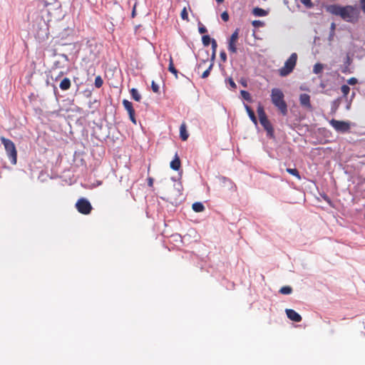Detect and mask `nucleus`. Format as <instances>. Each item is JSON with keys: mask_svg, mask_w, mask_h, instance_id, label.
Returning <instances> with one entry per match:
<instances>
[{"mask_svg": "<svg viewBox=\"0 0 365 365\" xmlns=\"http://www.w3.org/2000/svg\"><path fill=\"white\" fill-rule=\"evenodd\" d=\"M341 93H343L344 97H346L350 91V88L347 85H343L341 87Z\"/></svg>", "mask_w": 365, "mask_h": 365, "instance_id": "30", "label": "nucleus"}, {"mask_svg": "<svg viewBox=\"0 0 365 365\" xmlns=\"http://www.w3.org/2000/svg\"><path fill=\"white\" fill-rule=\"evenodd\" d=\"M335 29H336V24L335 23H331L330 26V33L329 36V40L332 41L334 38V36L335 35Z\"/></svg>", "mask_w": 365, "mask_h": 365, "instance_id": "23", "label": "nucleus"}, {"mask_svg": "<svg viewBox=\"0 0 365 365\" xmlns=\"http://www.w3.org/2000/svg\"><path fill=\"white\" fill-rule=\"evenodd\" d=\"M0 140L4 146L11 164L16 165L17 161V151L14 143L11 140L4 137H1Z\"/></svg>", "mask_w": 365, "mask_h": 365, "instance_id": "3", "label": "nucleus"}, {"mask_svg": "<svg viewBox=\"0 0 365 365\" xmlns=\"http://www.w3.org/2000/svg\"><path fill=\"white\" fill-rule=\"evenodd\" d=\"M214 66V61H210L208 68L202 72L201 77L202 78H206L209 76L210 71Z\"/></svg>", "mask_w": 365, "mask_h": 365, "instance_id": "20", "label": "nucleus"}, {"mask_svg": "<svg viewBox=\"0 0 365 365\" xmlns=\"http://www.w3.org/2000/svg\"><path fill=\"white\" fill-rule=\"evenodd\" d=\"M202 41L204 46H207L210 43H212V40L208 35H205L202 38Z\"/></svg>", "mask_w": 365, "mask_h": 365, "instance_id": "28", "label": "nucleus"}, {"mask_svg": "<svg viewBox=\"0 0 365 365\" xmlns=\"http://www.w3.org/2000/svg\"><path fill=\"white\" fill-rule=\"evenodd\" d=\"M241 93V96L242 97L247 101H252V98H251V95L249 92L246 91H241L240 92Z\"/></svg>", "mask_w": 365, "mask_h": 365, "instance_id": "27", "label": "nucleus"}, {"mask_svg": "<svg viewBox=\"0 0 365 365\" xmlns=\"http://www.w3.org/2000/svg\"><path fill=\"white\" fill-rule=\"evenodd\" d=\"M71 86V80L68 78H64L60 83L59 87L62 91H67Z\"/></svg>", "mask_w": 365, "mask_h": 365, "instance_id": "12", "label": "nucleus"}, {"mask_svg": "<svg viewBox=\"0 0 365 365\" xmlns=\"http://www.w3.org/2000/svg\"><path fill=\"white\" fill-rule=\"evenodd\" d=\"M94 84H95V86L98 88H100L103 86V81L102 78L101 77V76H98L96 77Z\"/></svg>", "mask_w": 365, "mask_h": 365, "instance_id": "26", "label": "nucleus"}, {"mask_svg": "<svg viewBox=\"0 0 365 365\" xmlns=\"http://www.w3.org/2000/svg\"><path fill=\"white\" fill-rule=\"evenodd\" d=\"M361 10L365 13V0H359Z\"/></svg>", "mask_w": 365, "mask_h": 365, "instance_id": "41", "label": "nucleus"}, {"mask_svg": "<svg viewBox=\"0 0 365 365\" xmlns=\"http://www.w3.org/2000/svg\"><path fill=\"white\" fill-rule=\"evenodd\" d=\"M354 96H355V93H353L351 94L352 98H354Z\"/></svg>", "mask_w": 365, "mask_h": 365, "instance_id": "49", "label": "nucleus"}, {"mask_svg": "<svg viewBox=\"0 0 365 365\" xmlns=\"http://www.w3.org/2000/svg\"><path fill=\"white\" fill-rule=\"evenodd\" d=\"M180 137L182 140L185 141L189 137V134L187 131L186 124L182 123L180 127Z\"/></svg>", "mask_w": 365, "mask_h": 365, "instance_id": "10", "label": "nucleus"}, {"mask_svg": "<svg viewBox=\"0 0 365 365\" xmlns=\"http://www.w3.org/2000/svg\"><path fill=\"white\" fill-rule=\"evenodd\" d=\"M130 93L131 95L132 98L135 101L139 102L141 100V95L139 93L136 88H131L130 90Z\"/></svg>", "mask_w": 365, "mask_h": 365, "instance_id": "18", "label": "nucleus"}, {"mask_svg": "<svg viewBox=\"0 0 365 365\" xmlns=\"http://www.w3.org/2000/svg\"><path fill=\"white\" fill-rule=\"evenodd\" d=\"M239 32H240V29H236L235 30V31L232 34L230 39L232 40V41H237L238 38H239Z\"/></svg>", "mask_w": 365, "mask_h": 365, "instance_id": "31", "label": "nucleus"}, {"mask_svg": "<svg viewBox=\"0 0 365 365\" xmlns=\"http://www.w3.org/2000/svg\"><path fill=\"white\" fill-rule=\"evenodd\" d=\"M63 74V73L61 72L59 76H62Z\"/></svg>", "mask_w": 365, "mask_h": 365, "instance_id": "50", "label": "nucleus"}, {"mask_svg": "<svg viewBox=\"0 0 365 365\" xmlns=\"http://www.w3.org/2000/svg\"><path fill=\"white\" fill-rule=\"evenodd\" d=\"M242 84L244 87L247 86V83L245 81H242Z\"/></svg>", "mask_w": 365, "mask_h": 365, "instance_id": "46", "label": "nucleus"}, {"mask_svg": "<svg viewBox=\"0 0 365 365\" xmlns=\"http://www.w3.org/2000/svg\"><path fill=\"white\" fill-rule=\"evenodd\" d=\"M220 57L222 61L225 62L227 61V54L225 51L220 52Z\"/></svg>", "mask_w": 365, "mask_h": 365, "instance_id": "36", "label": "nucleus"}, {"mask_svg": "<svg viewBox=\"0 0 365 365\" xmlns=\"http://www.w3.org/2000/svg\"><path fill=\"white\" fill-rule=\"evenodd\" d=\"M180 17L182 20L189 21L188 12L186 7H184L181 11Z\"/></svg>", "mask_w": 365, "mask_h": 365, "instance_id": "25", "label": "nucleus"}, {"mask_svg": "<svg viewBox=\"0 0 365 365\" xmlns=\"http://www.w3.org/2000/svg\"><path fill=\"white\" fill-rule=\"evenodd\" d=\"M245 109H246L247 114H248L250 118L251 119V120L255 124H257V118L255 116V112L252 110V109L249 106L245 105Z\"/></svg>", "mask_w": 365, "mask_h": 365, "instance_id": "15", "label": "nucleus"}, {"mask_svg": "<svg viewBox=\"0 0 365 365\" xmlns=\"http://www.w3.org/2000/svg\"><path fill=\"white\" fill-rule=\"evenodd\" d=\"M178 192L179 195H182L181 189L179 187L178 188Z\"/></svg>", "mask_w": 365, "mask_h": 365, "instance_id": "45", "label": "nucleus"}, {"mask_svg": "<svg viewBox=\"0 0 365 365\" xmlns=\"http://www.w3.org/2000/svg\"><path fill=\"white\" fill-rule=\"evenodd\" d=\"M135 15V6L133 7V11H132V17H134Z\"/></svg>", "mask_w": 365, "mask_h": 365, "instance_id": "44", "label": "nucleus"}, {"mask_svg": "<svg viewBox=\"0 0 365 365\" xmlns=\"http://www.w3.org/2000/svg\"><path fill=\"white\" fill-rule=\"evenodd\" d=\"M329 123L337 132L346 133L350 129V124L348 122L331 119Z\"/></svg>", "mask_w": 365, "mask_h": 365, "instance_id": "7", "label": "nucleus"}, {"mask_svg": "<svg viewBox=\"0 0 365 365\" xmlns=\"http://www.w3.org/2000/svg\"><path fill=\"white\" fill-rule=\"evenodd\" d=\"M198 31L200 32V34H205L207 30V29L205 28V26L201 25L200 26H199V29H198Z\"/></svg>", "mask_w": 365, "mask_h": 365, "instance_id": "39", "label": "nucleus"}, {"mask_svg": "<svg viewBox=\"0 0 365 365\" xmlns=\"http://www.w3.org/2000/svg\"><path fill=\"white\" fill-rule=\"evenodd\" d=\"M208 61V59L207 60H202V62H200L198 65H197V71H200V70L203 68V64H205Z\"/></svg>", "mask_w": 365, "mask_h": 365, "instance_id": "40", "label": "nucleus"}, {"mask_svg": "<svg viewBox=\"0 0 365 365\" xmlns=\"http://www.w3.org/2000/svg\"><path fill=\"white\" fill-rule=\"evenodd\" d=\"M323 70V65L322 63H317L314 66L313 72L316 74L320 73Z\"/></svg>", "mask_w": 365, "mask_h": 365, "instance_id": "24", "label": "nucleus"}, {"mask_svg": "<svg viewBox=\"0 0 365 365\" xmlns=\"http://www.w3.org/2000/svg\"><path fill=\"white\" fill-rule=\"evenodd\" d=\"M237 41L229 39L227 48L230 53L235 54L237 53Z\"/></svg>", "mask_w": 365, "mask_h": 365, "instance_id": "13", "label": "nucleus"}, {"mask_svg": "<svg viewBox=\"0 0 365 365\" xmlns=\"http://www.w3.org/2000/svg\"><path fill=\"white\" fill-rule=\"evenodd\" d=\"M326 11L331 15L339 16L342 20L356 24L360 18V10L356 6L331 4L326 6Z\"/></svg>", "mask_w": 365, "mask_h": 365, "instance_id": "1", "label": "nucleus"}, {"mask_svg": "<svg viewBox=\"0 0 365 365\" xmlns=\"http://www.w3.org/2000/svg\"><path fill=\"white\" fill-rule=\"evenodd\" d=\"M129 118H130V120L132 121V123H133L134 124H136V119H135V111L133 112V113H129Z\"/></svg>", "mask_w": 365, "mask_h": 365, "instance_id": "37", "label": "nucleus"}, {"mask_svg": "<svg viewBox=\"0 0 365 365\" xmlns=\"http://www.w3.org/2000/svg\"><path fill=\"white\" fill-rule=\"evenodd\" d=\"M122 103L125 109L128 111V114L130 113H133V112L135 111L131 102L126 99H123Z\"/></svg>", "mask_w": 365, "mask_h": 365, "instance_id": "17", "label": "nucleus"}, {"mask_svg": "<svg viewBox=\"0 0 365 365\" xmlns=\"http://www.w3.org/2000/svg\"><path fill=\"white\" fill-rule=\"evenodd\" d=\"M284 95L279 88H272L271 91V100L275 107L278 108L283 115L287 114V105L285 102Z\"/></svg>", "mask_w": 365, "mask_h": 365, "instance_id": "2", "label": "nucleus"}, {"mask_svg": "<svg viewBox=\"0 0 365 365\" xmlns=\"http://www.w3.org/2000/svg\"><path fill=\"white\" fill-rule=\"evenodd\" d=\"M170 166L174 170H178L180 168L181 162L177 153L174 159L170 162Z\"/></svg>", "mask_w": 365, "mask_h": 365, "instance_id": "11", "label": "nucleus"}, {"mask_svg": "<svg viewBox=\"0 0 365 365\" xmlns=\"http://www.w3.org/2000/svg\"><path fill=\"white\" fill-rule=\"evenodd\" d=\"M224 0H216L217 3H222Z\"/></svg>", "mask_w": 365, "mask_h": 365, "instance_id": "48", "label": "nucleus"}, {"mask_svg": "<svg viewBox=\"0 0 365 365\" xmlns=\"http://www.w3.org/2000/svg\"><path fill=\"white\" fill-rule=\"evenodd\" d=\"M192 210L196 212H201L205 210V206L202 202H196L192 205Z\"/></svg>", "mask_w": 365, "mask_h": 365, "instance_id": "19", "label": "nucleus"}, {"mask_svg": "<svg viewBox=\"0 0 365 365\" xmlns=\"http://www.w3.org/2000/svg\"><path fill=\"white\" fill-rule=\"evenodd\" d=\"M228 83H229L230 86L232 89H235L236 88V87H237L236 83L234 82V81L232 78H229L228 79Z\"/></svg>", "mask_w": 365, "mask_h": 365, "instance_id": "38", "label": "nucleus"}, {"mask_svg": "<svg viewBox=\"0 0 365 365\" xmlns=\"http://www.w3.org/2000/svg\"><path fill=\"white\" fill-rule=\"evenodd\" d=\"M76 207L83 215H88L92 210L91 204L85 198H80L76 203Z\"/></svg>", "mask_w": 365, "mask_h": 365, "instance_id": "6", "label": "nucleus"}, {"mask_svg": "<svg viewBox=\"0 0 365 365\" xmlns=\"http://www.w3.org/2000/svg\"><path fill=\"white\" fill-rule=\"evenodd\" d=\"M347 83L349 85L353 86V85H356L358 83V81H357V79L356 78L351 77L349 79H348Z\"/></svg>", "mask_w": 365, "mask_h": 365, "instance_id": "34", "label": "nucleus"}, {"mask_svg": "<svg viewBox=\"0 0 365 365\" xmlns=\"http://www.w3.org/2000/svg\"><path fill=\"white\" fill-rule=\"evenodd\" d=\"M212 54L211 61H214L215 58L216 48H217V42L215 39H212Z\"/></svg>", "mask_w": 365, "mask_h": 365, "instance_id": "29", "label": "nucleus"}, {"mask_svg": "<svg viewBox=\"0 0 365 365\" xmlns=\"http://www.w3.org/2000/svg\"><path fill=\"white\" fill-rule=\"evenodd\" d=\"M252 14L255 16H265L268 14V12L263 9L256 7L253 9Z\"/></svg>", "mask_w": 365, "mask_h": 365, "instance_id": "16", "label": "nucleus"}, {"mask_svg": "<svg viewBox=\"0 0 365 365\" xmlns=\"http://www.w3.org/2000/svg\"><path fill=\"white\" fill-rule=\"evenodd\" d=\"M297 61V54L293 53L289 58L285 61L284 65L279 70L281 76H287L294 70Z\"/></svg>", "mask_w": 365, "mask_h": 365, "instance_id": "5", "label": "nucleus"}, {"mask_svg": "<svg viewBox=\"0 0 365 365\" xmlns=\"http://www.w3.org/2000/svg\"><path fill=\"white\" fill-rule=\"evenodd\" d=\"M221 18L224 21H227L229 20V14L227 11H224L221 14Z\"/></svg>", "mask_w": 365, "mask_h": 365, "instance_id": "35", "label": "nucleus"}, {"mask_svg": "<svg viewBox=\"0 0 365 365\" xmlns=\"http://www.w3.org/2000/svg\"><path fill=\"white\" fill-rule=\"evenodd\" d=\"M307 8L311 9L314 6V4L311 0H299Z\"/></svg>", "mask_w": 365, "mask_h": 365, "instance_id": "32", "label": "nucleus"}, {"mask_svg": "<svg viewBox=\"0 0 365 365\" xmlns=\"http://www.w3.org/2000/svg\"><path fill=\"white\" fill-rule=\"evenodd\" d=\"M286 170L289 174L296 177L298 180H301L299 173L296 168H287Z\"/></svg>", "mask_w": 365, "mask_h": 365, "instance_id": "21", "label": "nucleus"}, {"mask_svg": "<svg viewBox=\"0 0 365 365\" xmlns=\"http://www.w3.org/2000/svg\"><path fill=\"white\" fill-rule=\"evenodd\" d=\"M148 185L150 186V187H152L153 185V179L152 178H149L148 179Z\"/></svg>", "mask_w": 365, "mask_h": 365, "instance_id": "43", "label": "nucleus"}, {"mask_svg": "<svg viewBox=\"0 0 365 365\" xmlns=\"http://www.w3.org/2000/svg\"><path fill=\"white\" fill-rule=\"evenodd\" d=\"M285 312L287 314V317L293 322H299L302 319L301 315L298 314L297 312H295L294 309H287L285 310Z\"/></svg>", "mask_w": 365, "mask_h": 365, "instance_id": "9", "label": "nucleus"}, {"mask_svg": "<svg viewBox=\"0 0 365 365\" xmlns=\"http://www.w3.org/2000/svg\"><path fill=\"white\" fill-rule=\"evenodd\" d=\"M324 198L325 200H327V202H330V200H329V198L327 196L324 197Z\"/></svg>", "mask_w": 365, "mask_h": 365, "instance_id": "47", "label": "nucleus"}, {"mask_svg": "<svg viewBox=\"0 0 365 365\" xmlns=\"http://www.w3.org/2000/svg\"><path fill=\"white\" fill-rule=\"evenodd\" d=\"M151 88H152V91L155 93H158L160 91V88H159L158 85L156 84L155 82L153 81L151 83Z\"/></svg>", "mask_w": 365, "mask_h": 365, "instance_id": "33", "label": "nucleus"}, {"mask_svg": "<svg viewBox=\"0 0 365 365\" xmlns=\"http://www.w3.org/2000/svg\"><path fill=\"white\" fill-rule=\"evenodd\" d=\"M168 71L171 72L173 74H174L176 79L178 78V71L174 66L172 56L170 57Z\"/></svg>", "mask_w": 365, "mask_h": 365, "instance_id": "14", "label": "nucleus"}, {"mask_svg": "<svg viewBox=\"0 0 365 365\" xmlns=\"http://www.w3.org/2000/svg\"><path fill=\"white\" fill-rule=\"evenodd\" d=\"M257 113L259 115V122L264 130L267 131V135L271 138L274 137V128L267 117L263 106L261 105H259L257 108Z\"/></svg>", "mask_w": 365, "mask_h": 365, "instance_id": "4", "label": "nucleus"}, {"mask_svg": "<svg viewBox=\"0 0 365 365\" xmlns=\"http://www.w3.org/2000/svg\"><path fill=\"white\" fill-rule=\"evenodd\" d=\"M311 97L307 93H302L299 95V103L300 106L307 110L312 111L313 108L311 104Z\"/></svg>", "mask_w": 365, "mask_h": 365, "instance_id": "8", "label": "nucleus"}, {"mask_svg": "<svg viewBox=\"0 0 365 365\" xmlns=\"http://www.w3.org/2000/svg\"><path fill=\"white\" fill-rule=\"evenodd\" d=\"M252 25L254 26H262V22L260 21L255 20L252 21Z\"/></svg>", "mask_w": 365, "mask_h": 365, "instance_id": "42", "label": "nucleus"}, {"mask_svg": "<svg viewBox=\"0 0 365 365\" xmlns=\"http://www.w3.org/2000/svg\"><path fill=\"white\" fill-rule=\"evenodd\" d=\"M292 292V288L289 286H284V287H282L280 289H279V293L282 294H289Z\"/></svg>", "mask_w": 365, "mask_h": 365, "instance_id": "22", "label": "nucleus"}]
</instances>
